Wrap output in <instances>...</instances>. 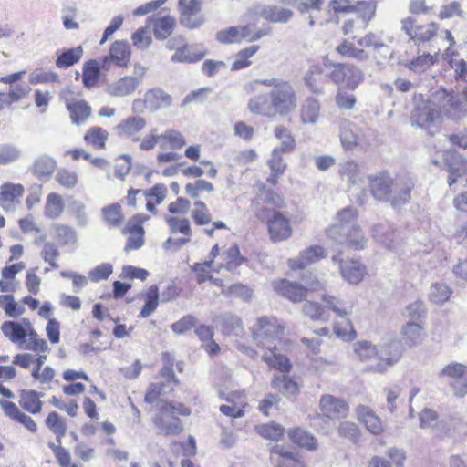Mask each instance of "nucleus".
<instances>
[{
    "mask_svg": "<svg viewBox=\"0 0 467 467\" xmlns=\"http://www.w3.org/2000/svg\"><path fill=\"white\" fill-rule=\"evenodd\" d=\"M433 99L440 111L451 119H462L467 116V85L456 94L441 88L433 94Z\"/></svg>",
    "mask_w": 467,
    "mask_h": 467,
    "instance_id": "1",
    "label": "nucleus"
},
{
    "mask_svg": "<svg viewBox=\"0 0 467 467\" xmlns=\"http://www.w3.org/2000/svg\"><path fill=\"white\" fill-rule=\"evenodd\" d=\"M284 332V327L273 317H261L252 327L253 340L257 347L272 349Z\"/></svg>",
    "mask_w": 467,
    "mask_h": 467,
    "instance_id": "2",
    "label": "nucleus"
},
{
    "mask_svg": "<svg viewBox=\"0 0 467 467\" xmlns=\"http://www.w3.org/2000/svg\"><path fill=\"white\" fill-rule=\"evenodd\" d=\"M322 301L325 303V307L327 311H333L337 317L343 319L341 324L342 327H340L338 322H336L334 327L335 333L338 337H345L349 334L355 335L356 333L353 329V326L351 322L347 318L352 313V304L327 294L322 296Z\"/></svg>",
    "mask_w": 467,
    "mask_h": 467,
    "instance_id": "3",
    "label": "nucleus"
},
{
    "mask_svg": "<svg viewBox=\"0 0 467 467\" xmlns=\"http://www.w3.org/2000/svg\"><path fill=\"white\" fill-rule=\"evenodd\" d=\"M327 236L338 244L353 250L365 248L367 239L358 226L333 225L327 229Z\"/></svg>",
    "mask_w": 467,
    "mask_h": 467,
    "instance_id": "4",
    "label": "nucleus"
},
{
    "mask_svg": "<svg viewBox=\"0 0 467 467\" xmlns=\"http://www.w3.org/2000/svg\"><path fill=\"white\" fill-rule=\"evenodd\" d=\"M276 116H285L294 111L297 105V97L292 84L285 80L270 91Z\"/></svg>",
    "mask_w": 467,
    "mask_h": 467,
    "instance_id": "5",
    "label": "nucleus"
},
{
    "mask_svg": "<svg viewBox=\"0 0 467 467\" xmlns=\"http://www.w3.org/2000/svg\"><path fill=\"white\" fill-rule=\"evenodd\" d=\"M417 182L415 175L410 173L398 174L393 178L389 202L394 208H400L411 200V192Z\"/></svg>",
    "mask_w": 467,
    "mask_h": 467,
    "instance_id": "6",
    "label": "nucleus"
},
{
    "mask_svg": "<svg viewBox=\"0 0 467 467\" xmlns=\"http://www.w3.org/2000/svg\"><path fill=\"white\" fill-rule=\"evenodd\" d=\"M333 70L328 77L336 84H344L347 88L355 90L364 80V73L352 64L334 63L330 64Z\"/></svg>",
    "mask_w": 467,
    "mask_h": 467,
    "instance_id": "7",
    "label": "nucleus"
},
{
    "mask_svg": "<svg viewBox=\"0 0 467 467\" xmlns=\"http://www.w3.org/2000/svg\"><path fill=\"white\" fill-rule=\"evenodd\" d=\"M437 413L431 409H424L420 413V428H433L441 438L451 437V430L460 431V420L456 417L437 421Z\"/></svg>",
    "mask_w": 467,
    "mask_h": 467,
    "instance_id": "8",
    "label": "nucleus"
},
{
    "mask_svg": "<svg viewBox=\"0 0 467 467\" xmlns=\"http://www.w3.org/2000/svg\"><path fill=\"white\" fill-rule=\"evenodd\" d=\"M202 5V0H179L180 24L189 29L202 26L205 22Z\"/></svg>",
    "mask_w": 467,
    "mask_h": 467,
    "instance_id": "9",
    "label": "nucleus"
},
{
    "mask_svg": "<svg viewBox=\"0 0 467 467\" xmlns=\"http://www.w3.org/2000/svg\"><path fill=\"white\" fill-rule=\"evenodd\" d=\"M159 414L155 416L153 423L159 433L164 435H177L182 431L181 420L171 414L173 408L171 404L165 401L158 402Z\"/></svg>",
    "mask_w": 467,
    "mask_h": 467,
    "instance_id": "10",
    "label": "nucleus"
},
{
    "mask_svg": "<svg viewBox=\"0 0 467 467\" xmlns=\"http://www.w3.org/2000/svg\"><path fill=\"white\" fill-rule=\"evenodd\" d=\"M440 377L445 378L454 391V395L463 397L467 394V367L461 363H451L442 368Z\"/></svg>",
    "mask_w": 467,
    "mask_h": 467,
    "instance_id": "11",
    "label": "nucleus"
},
{
    "mask_svg": "<svg viewBox=\"0 0 467 467\" xmlns=\"http://www.w3.org/2000/svg\"><path fill=\"white\" fill-rule=\"evenodd\" d=\"M402 356V347L400 342L392 341L388 345H382L378 348V362L369 366L368 370L384 373L397 363Z\"/></svg>",
    "mask_w": 467,
    "mask_h": 467,
    "instance_id": "12",
    "label": "nucleus"
},
{
    "mask_svg": "<svg viewBox=\"0 0 467 467\" xmlns=\"http://www.w3.org/2000/svg\"><path fill=\"white\" fill-rule=\"evenodd\" d=\"M372 196L380 202L389 200L393 178L387 171L371 174L368 178Z\"/></svg>",
    "mask_w": 467,
    "mask_h": 467,
    "instance_id": "13",
    "label": "nucleus"
},
{
    "mask_svg": "<svg viewBox=\"0 0 467 467\" xmlns=\"http://www.w3.org/2000/svg\"><path fill=\"white\" fill-rule=\"evenodd\" d=\"M447 171L449 172L448 184L451 187L457 182L463 184L467 182V178L462 179L463 175H467V160L455 151H447L445 155Z\"/></svg>",
    "mask_w": 467,
    "mask_h": 467,
    "instance_id": "14",
    "label": "nucleus"
},
{
    "mask_svg": "<svg viewBox=\"0 0 467 467\" xmlns=\"http://www.w3.org/2000/svg\"><path fill=\"white\" fill-rule=\"evenodd\" d=\"M303 83L309 92L318 96L323 95L327 84V75L325 74L324 68L320 65L313 64L305 72Z\"/></svg>",
    "mask_w": 467,
    "mask_h": 467,
    "instance_id": "15",
    "label": "nucleus"
},
{
    "mask_svg": "<svg viewBox=\"0 0 467 467\" xmlns=\"http://www.w3.org/2000/svg\"><path fill=\"white\" fill-rule=\"evenodd\" d=\"M437 102L431 101L427 103H421L418 105L411 116L412 125H416L420 128H427L439 118V111L436 109Z\"/></svg>",
    "mask_w": 467,
    "mask_h": 467,
    "instance_id": "16",
    "label": "nucleus"
},
{
    "mask_svg": "<svg viewBox=\"0 0 467 467\" xmlns=\"http://www.w3.org/2000/svg\"><path fill=\"white\" fill-rule=\"evenodd\" d=\"M268 231L271 239L275 242L289 238L292 234L289 219L282 213L275 212L272 218L268 221Z\"/></svg>",
    "mask_w": 467,
    "mask_h": 467,
    "instance_id": "17",
    "label": "nucleus"
},
{
    "mask_svg": "<svg viewBox=\"0 0 467 467\" xmlns=\"http://www.w3.org/2000/svg\"><path fill=\"white\" fill-rule=\"evenodd\" d=\"M320 410L327 418H345L348 413V405L342 399L332 395H324L320 399Z\"/></svg>",
    "mask_w": 467,
    "mask_h": 467,
    "instance_id": "18",
    "label": "nucleus"
},
{
    "mask_svg": "<svg viewBox=\"0 0 467 467\" xmlns=\"http://www.w3.org/2000/svg\"><path fill=\"white\" fill-rule=\"evenodd\" d=\"M130 57V44L125 40H116L110 46L109 56L103 58V66L108 62H113L119 67H127Z\"/></svg>",
    "mask_w": 467,
    "mask_h": 467,
    "instance_id": "19",
    "label": "nucleus"
},
{
    "mask_svg": "<svg viewBox=\"0 0 467 467\" xmlns=\"http://www.w3.org/2000/svg\"><path fill=\"white\" fill-rule=\"evenodd\" d=\"M332 261L339 263V270L342 277L350 284H358L364 276L365 267L357 260H341L337 255L332 257Z\"/></svg>",
    "mask_w": 467,
    "mask_h": 467,
    "instance_id": "20",
    "label": "nucleus"
},
{
    "mask_svg": "<svg viewBox=\"0 0 467 467\" xmlns=\"http://www.w3.org/2000/svg\"><path fill=\"white\" fill-rule=\"evenodd\" d=\"M254 14L272 23H287L294 16L292 10L275 5H257L254 7Z\"/></svg>",
    "mask_w": 467,
    "mask_h": 467,
    "instance_id": "21",
    "label": "nucleus"
},
{
    "mask_svg": "<svg viewBox=\"0 0 467 467\" xmlns=\"http://www.w3.org/2000/svg\"><path fill=\"white\" fill-rule=\"evenodd\" d=\"M23 193L24 187L20 183L3 184L0 191V205L6 212L15 211Z\"/></svg>",
    "mask_w": 467,
    "mask_h": 467,
    "instance_id": "22",
    "label": "nucleus"
},
{
    "mask_svg": "<svg viewBox=\"0 0 467 467\" xmlns=\"http://www.w3.org/2000/svg\"><path fill=\"white\" fill-rule=\"evenodd\" d=\"M274 288L292 302H300L306 297V288L296 282L283 279L275 283Z\"/></svg>",
    "mask_w": 467,
    "mask_h": 467,
    "instance_id": "23",
    "label": "nucleus"
},
{
    "mask_svg": "<svg viewBox=\"0 0 467 467\" xmlns=\"http://www.w3.org/2000/svg\"><path fill=\"white\" fill-rule=\"evenodd\" d=\"M251 113L263 117L274 118L276 116L275 108L269 93H262L251 98L247 104Z\"/></svg>",
    "mask_w": 467,
    "mask_h": 467,
    "instance_id": "24",
    "label": "nucleus"
},
{
    "mask_svg": "<svg viewBox=\"0 0 467 467\" xmlns=\"http://www.w3.org/2000/svg\"><path fill=\"white\" fill-rule=\"evenodd\" d=\"M0 407L4 410L5 416L24 425L25 428L32 432H36L37 431V425L34 420L30 416L22 412L14 402L0 400Z\"/></svg>",
    "mask_w": 467,
    "mask_h": 467,
    "instance_id": "25",
    "label": "nucleus"
},
{
    "mask_svg": "<svg viewBox=\"0 0 467 467\" xmlns=\"http://www.w3.org/2000/svg\"><path fill=\"white\" fill-rule=\"evenodd\" d=\"M140 80L136 76H125L107 87V93L113 97L131 95L139 87Z\"/></svg>",
    "mask_w": 467,
    "mask_h": 467,
    "instance_id": "26",
    "label": "nucleus"
},
{
    "mask_svg": "<svg viewBox=\"0 0 467 467\" xmlns=\"http://www.w3.org/2000/svg\"><path fill=\"white\" fill-rule=\"evenodd\" d=\"M356 413L359 422L364 424L369 432L374 435L383 432L384 426L381 420L369 407L359 405L356 410Z\"/></svg>",
    "mask_w": 467,
    "mask_h": 467,
    "instance_id": "27",
    "label": "nucleus"
},
{
    "mask_svg": "<svg viewBox=\"0 0 467 467\" xmlns=\"http://www.w3.org/2000/svg\"><path fill=\"white\" fill-rule=\"evenodd\" d=\"M204 56L205 50L202 47L183 45L176 49L171 57V61L174 63H193L202 59Z\"/></svg>",
    "mask_w": 467,
    "mask_h": 467,
    "instance_id": "28",
    "label": "nucleus"
},
{
    "mask_svg": "<svg viewBox=\"0 0 467 467\" xmlns=\"http://www.w3.org/2000/svg\"><path fill=\"white\" fill-rule=\"evenodd\" d=\"M325 257V250L322 246L312 245L307 249L300 252L299 255L290 260V266L293 269H303L306 265L318 261Z\"/></svg>",
    "mask_w": 467,
    "mask_h": 467,
    "instance_id": "29",
    "label": "nucleus"
},
{
    "mask_svg": "<svg viewBox=\"0 0 467 467\" xmlns=\"http://www.w3.org/2000/svg\"><path fill=\"white\" fill-rule=\"evenodd\" d=\"M65 101L73 124H83L90 116L91 108L84 100H75L65 98Z\"/></svg>",
    "mask_w": 467,
    "mask_h": 467,
    "instance_id": "30",
    "label": "nucleus"
},
{
    "mask_svg": "<svg viewBox=\"0 0 467 467\" xmlns=\"http://www.w3.org/2000/svg\"><path fill=\"white\" fill-rule=\"evenodd\" d=\"M341 179L350 187L358 186L363 182L360 167L355 161H345L339 163Z\"/></svg>",
    "mask_w": 467,
    "mask_h": 467,
    "instance_id": "31",
    "label": "nucleus"
},
{
    "mask_svg": "<svg viewBox=\"0 0 467 467\" xmlns=\"http://www.w3.org/2000/svg\"><path fill=\"white\" fill-rule=\"evenodd\" d=\"M145 102L151 109L159 110L162 108L170 107L171 105L172 99L171 95L163 89L156 88L146 92Z\"/></svg>",
    "mask_w": 467,
    "mask_h": 467,
    "instance_id": "32",
    "label": "nucleus"
},
{
    "mask_svg": "<svg viewBox=\"0 0 467 467\" xmlns=\"http://www.w3.org/2000/svg\"><path fill=\"white\" fill-rule=\"evenodd\" d=\"M43 396L36 390H21L19 405L27 412L32 414L39 413L42 410L43 403L40 398Z\"/></svg>",
    "mask_w": 467,
    "mask_h": 467,
    "instance_id": "33",
    "label": "nucleus"
},
{
    "mask_svg": "<svg viewBox=\"0 0 467 467\" xmlns=\"http://www.w3.org/2000/svg\"><path fill=\"white\" fill-rule=\"evenodd\" d=\"M1 331L12 343L22 344L26 341L27 333L24 327L15 321H5L1 325Z\"/></svg>",
    "mask_w": 467,
    "mask_h": 467,
    "instance_id": "34",
    "label": "nucleus"
},
{
    "mask_svg": "<svg viewBox=\"0 0 467 467\" xmlns=\"http://www.w3.org/2000/svg\"><path fill=\"white\" fill-rule=\"evenodd\" d=\"M319 101L313 97L306 98L301 109V121L304 124H315L319 118Z\"/></svg>",
    "mask_w": 467,
    "mask_h": 467,
    "instance_id": "35",
    "label": "nucleus"
},
{
    "mask_svg": "<svg viewBox=\"0 0 467 467\" xmlns=\"http://www.w3.org/2000/svg\"><path fill=\"white\" fill-rule=\"evenodd\" d=\"M262 358L269 367L281 372H287L291 368L289 359L285 356L277 353V347L267 349V352L262 356Z\"/></svg>",
    "mask_w": 467,
    "mask_h": 467,
    "instance_id": "36",
    "label": "nucleus"
},
{
    "mask_svg": "<svg viewBox=\"0 0 467 467\" xmlns=\"http://www.w3.org/2000/svg\"><path fill=\"white\" fill-rule=\"evenodd\" d=\"M146 126V120L140 116H131L122 120L117 129L120 135L131 137L140 132Z\"/></svg>",
    "mask_w": 467,
    "mask_h": 467,
    "instance_id": "37",
    "label": "nucleus"
},
{
    "mask_svg": "<svg viewBox=\"0 0 467 467\" xmlns=\"http://www.w3.org/2000/svg\"><path fill=\"white\" fill-rule=\"evenodd\" d=\"M402 340L409 347H414L421 343L423 339L422 327L415 322H408L403 326Z\"/></svg>",
    "mask_w": 467,
    "mask_h": 467,
    "instance_id": "38",
    "label": "nucleus"
},
{
    "mask_svg": "<svg viewBox=\"0 0 467 467\" xmlns=\"http://www.w3.org/2000/svg\"><path fill=\"white\" fill-rule=\"evenodd\" d=\"M289 439L298 446L307 450L317 449V440L308 431L296 428L288 431Z\"/></svg>",
    "mask_w": 467,
    "mask_h": 467,
    "instance_id": "39",
    "label": "nucleus"
},
{
    "mask_svg": "<svg viewBox=\"0 0 467 467\" xmlns=\"http://www.w3.org/2000/svg\"><path fill=\"white\" fill-rule=\"evenodd\" d=\"M82 55L83 48L81 46L66 49L57 56L56 66L59 68H67L77 64L80 60Z\"/></svg>",
    "mask_w": 467,
    "mask_h": 467,
    "instance_id": "40",
    "label": "nucleus"
},
{
    "mask_svg": "<svg viewBox=\"0 0 467 467\" xmlns=\"http://www.w3.org/2000/svg\"><path fill=\"white\" fill-rule=\"evenodd\" d=\"M272 386L286 397L293 396L298 391V384L285 375H275Z\"/></svg>",
    "mask_w": 467,
    "mask_h": 467,
    "instance_id": "41",
    "label": "nucleus"
},
{
    "mask_svg": "<svg viewBox=\"0 0 467 467\" xmlns=\"http://www.w3.org/2000/svg\"><path fill=\"white\" fill-rule=\"evenodd\" d=\"M46 425L56 434L57 442L61 444L62 437H64L67 432V423L65 420L57 412L53 411L47 417Z\"/></svg>",
    "mask_w": 467,
    "mask_h": 467,
    "instance_id": "42",
    "label": "nucleus"
},
{
    "mask_svg": "<svg viewBox=\"0 0 467 467\" xmlns=\"http://www.w3.org/2000/svg\"><path fill=\"white\" fill-rule=\"evenodd\" d=\"M101 214L104 222L109 227H119L123 223V214L121 206L119 203H113L102 208Z\"/></svg>",
    "mask_w": 467,
    "mask_h": 467,
    "instance_id": "43",
    "label": "nucleus"
},
{
    "mask_svg": "<svg viewBox=\"0 0 467 467\" xmlns=\"http://www.w3.org/2000/svg\"><path fill=\"white\" fill-rule=\"evenodd\" d=\"M100 75V68L97 60L90 59L84 64L82 82L86 88L97 85Z\"/></svg>",
    "mask_w": 467,
    "mask_h": 467,
    "instance_id": "44",
    "label": "nucleus"
},
{
    "mask_svg": "<svg viewBox=\"0 0 467 467\" xmlns=\"http://www.w3.org/2000/svg\"><path fill=\"white\" fill-rule=\"evenodd\" d=\"M353 350L363 362H378V348L368 341H358L353 345Z\"/></svg>",
    "mask_w": 467,
    "mask_h": 467,
    "instance_id": "45",
    "label": "nucleus"
},
{
    "mask_svg": "<svg viewBox=\"0 0 467 467\" xmlns=\"http://www.w3.org/2000/svg\"><path fill=\"white\" fill-rule=\"evenodd\" d=\"M304 315L315 321L327 322L329 320V313L325 306L313 301H306L302 309Z\"/></svg>",
    "mask_w": 467,
    "mask_h": 467,
    "instance_id": "46",
    "label": "nucleus"
},
{
    "mask_svg": "<svg viewBox=\"0 0 467 467\" xmlns=\"http://www.w3.org/2000/svg\"><path fill=\"white\" fill-rule=\"evenodd\" d=\"M175 24V18L170 16L158 18L153 26L155 37L160 40L167 38L171 34Z\"/></svg>",
    "mask_w": 467,
    "mask_h": 467,
    "instance_id": "47",
    "label": "nucleus"
},
{
    "mask_svg": "<svg viewBox=\"0 0 467 467\" xmlns=\"http://www.w3.org/2000/svg\"><path fill=\"white\" fill-rule=\"evenodd\" d=\"M439 55L435 53L419 55L416 58L410 61L406 66L414 72H425L432 65L438 62Z\"/></svg>",
    "mask_w": 467,
    "mask_h": 467,
    "instance_id": "48",
    "label": "nucleus"
},
{
    "mask_svg": "<svg viewBox=\"0 0 467 467\" xmlns=\"http://www.w3.org/2000/svg\"><path fill=\"white\" fill-rule=\"evenodd\" d=\"M57 167V161L47 155L37 158L32 167V171L38 177L49 176Z\"/></svg>",
    "mask_w": 467,
    "mask_h": 467,
    "instance_id": "49",
    "label": "nucleus"
},
{
    "mask_svg": "<svg viewBox=\"0 0 467 467\" xmlns=\"http://www.w3.org/2000/svg\"><path fill=\"white\" fill-rule=\"evenodd\" d=\"M219 319L223 333L237 336L242 332V321L237 316L232 313H224L220 316Z\"/></svg>",
    "mask_w": 467,
    "mask_h": 467,
    "instance_id": "50",
    "label": "nucleus"
},
{
    "mask_svg": "<svg viewBox=\"0 0 467 467\" xmlns=\"http://www.w3.org/2000/svg\"><path fill=\"white\" fill-rule=\"evenodd\" d=\"M159 305V289L158 286L151 285L146 293V302L140 313V317L147 318L150 317Z\"/></svg>",
    "mask_w": 467,
    "mask_h": 467,
    "instance_id": "51",
    "label": "nucleus"
},
{
    "mask_svg": "<svg viewBox=\"0 0 467 467\" xmlns=\"http://www.w3.org/2000/svg\"><path fill=\"white\" fill-rule=\"evenodd\" d=\"M64 203L59 194L49 193L47 197L45 215L51 219L57 218L63 212Z\"/></svg>",
    "mask_w": 467,
    "mask_h": 467,
    "instance_id": "52",
    "label": "nucleus"
},
{
    "mask_svg": "<svg viewBox=\"0 0 467 467\" xmlns=\"http://www.w3.org/2000/svg\"><path fill=\"white\" fill-rule=\"evenodd\" d=\"M222 257L225 262L224 267L230 272L235 270L246 260L240 254L239 247L236 244L229 247L225 252H223L222 254Z\"/></svg>",
    "mask_w": 467,
    "mask_h": 467,
    "instance_id": "53",
    "label": "nucleus"
},
{
    "mask_svg": "<svg viewBox=\"0 0 467 467\" xmlns=\"http://www.w3.org/2000/svg\"><path fill=\"white\" fill-rule=\"evenodd\" d=\"M108 136L109 133L106 130L100 127H92L87 130L84 140L98 149H104Z\"/></svg>",
    "mask_w": 467,
    "mask_h": 467,
    "instance_id": "54",
    "label": "nucleus"
},
{
    "mask_svg": "<svg viewBox=\"0 0 467 467\" xmlns=\"http://www.w3.org/2000/svg\"><path fill=\"white\" fill-rule=\"evenodd\" d=\"M271 453L278 455L281 459L277 461L279 467H299L300 462L296 460L294 452L286 450L282 445H275L271 449Z\"/></svg>",
    "mask_w": 467,
    "mask_h": 467,
    "instance_id": "55",
    "label": "nucleus"
},
{
    "mask_svg": "<svg viewBox=\"0 0 467 467\" xmlns=\"http://www.w3.org/2000/svg\"><path fill=\"white\" fill-rule=\"evenodd\" d=\"M259 50V46H250L236 54L234 62L232 64L231 70H240L251 65L249 58Z\"/></svg>",
    "mask_w": 467,
    "mask_h": 467,
    "instance_id": "56",
    "label": "nucleus"
},
{
    "mask_svg": "<svg viewBox=\"0 0 467 467\" xmlns=\"http://www.w3.org/2000/svg\"><path fill=\"white\" fill-rule=\"evenodd\" d=\"M257 432L265 439L278 441L285 433V429L280 424L271 422L257 427Z\"/></svg>",
    "mask_w": 467,
    "mask_h": 467,
    "instance_id": "57",
    "label": "nucleus"
},
{
    "mask_svg": "<svg viewBox=\"0 0 467 467\" xmlns=\"http://www.w3.org/2000/svg\"><path fill=\"white\" fill-rule=\"evenodd\" d=\"M358 44L364 47H372L374 50H382L384 57L390 56V48L373 33L367 34L358 41Z\"/></svg>",
    "mask_w": 467,
    "mask_h": 467,
    "instance_id": "58",
    "label": "nucleus"
},
{
    "mask_svg": "<svg viewBox=\"0 0 467 467\" xmlns=\"http://www.w3.org/2000/svg\"><path fill=\"white\" fill-rule=\"evenodd\" d=\"M194 208L192 211V217L198 225H205L212 222V215L203 202H194Z\"/></svg>",
    "mask_w": 467,
    "mask_h": 467,
    "instance_id": "59",
    "label": "nucleus"
},
{
    "mask_svg": "<svg viewBox=\"0 0 467 467\" xmlns=\"http://www.w3.org/2000/svg\"><path fill=\"white\" fill-rule=\"evenodd\" d=\"M222 293L225 296L238 297L244 301H250L253 296L252 289L240 283L234 284L226 289H223Z\"/></svg>",
    "mask_w": 467,
    "mask_h": 467,
    "instance_id": "60",
    "label": "nucleus"
},
{
    "mask_svg": "<svg viewBox=\"0 0 467 467\" xmlns=\"http://www.w3.org/2000/svg\"><path fill=\"white\" fill-rule=\"evenodd\" d=\"M275 135L278 140H281V148L279 149L282 151L291 152L294 150L296 141L287 128L276 127L275 129Z\"/></svg>",
    "mask_w": 467,
    "mask_h": 467,
    "instance_id": "61",
    "label": "nucleus"
},
{
    "mask_svg": "<svg viewBox=\"0 0 467 467\" xmlns=\"http://www.w3.org/2000/svg\"><path fill=\"white\" fill-rule=\"evenodd\" d=\"M340 437L356 443L360 435V430L357 424L349 421H342L337 429Z\"/></svg>",
    "mask_w": 467,
    "mask_h": 467,
    "instance_id": "62",
    "label": "nucleus"
},
{
    "mask_svg": "<svg viewBox=\"0 0 467 467\" xmlns=\"http://www.w3.org/2000/svg\"><path fill=\"white\" fill-rule=\"evenodd\" d=\"M451 296V289L444 284H434L430 289V299L433 303L442 304L446 302Z\"/></svg>",
    "mask_w": 467,
    "mask_h": 467,
    "instance_id": "63",
    "label": "nucleus"
},
{
    "mask_svg": "<svg viewBox=\"0 0 467 467\" xmlns=\"http://www.w3.org/2000/svg\"><path fill=\"white\" fill-rule=\"evenodd\" d=\"M56 233L57 241L61 245L73 244L77 242L76 232L73 230V228L67 225H57Z\"/></svg>",
    "mask_w": 467,
    "mask_h": 467,
    "instance_id": "64",
    "label": "nucleus"
}]
</instances>
